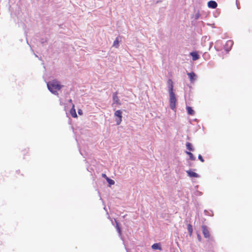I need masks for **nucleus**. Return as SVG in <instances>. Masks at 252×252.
<instances>
[{"instance_id":"f257e3e1","label":"nucleus","mask_w":252,"mask_h":252,"mask_svg":"<svg viewBox=\"0 0 252 252\" xmlns=\"http://www.w3.org/2000/svg\"><path fill=\"white\" fill-rule=\"evenodd\" d=\"M62 86L56 80L50 81L47 84L48 89L51 92L55 94H58V91H59L62 88Z\"/></svg>"},{"instance_id":"f03ea898","label":"nucleus","mask_w":252,"mask_h":252,"mask_svg":"<svg viewBox=\"0 0 252 252\" xmlns=\"http://www.w3.org/2000/svg\"><path fill=\"white\" fill-rule=\"evenodd\" d=\"M177 99L174 93H169V103L171 109L174 110L176 108Z\"/></svg>"},{"instance_id":"7ed1b4c3","label":"nucleus","mask_w":252,"mask_h":252,"mask_svg":"<svg viewBox=\"0 0 252 252\" xmlns=\"http://www.w3.org/2000/svg\"><path fill=\"white\" fill-rule=\"evenodd\" d=\"M114 116L117 117L116 119L117 125H119L122 121V111L121 110L116 111Z\"/></svg>"},{"instance_id":"20e7f679","label":"nucleus","mask_w":252,"mask_h":252,"mask_svg":"<svg viewBox=\"0 0 252 252\" xmlns=\"http://www.w3.org/2000/svg\"><path fill=\"white\" fill-rule=\"evenodd\" d=\"M201 228L204 237L209 238L210 237V233L207 228V227L205 225H202L201 226Z\"/></svg>"},{"instance_id":"39448f33","label":"nucleus","mask_w":252,"mask_h":252,"mask_svg":"<svg viewBox=\"0 0 252 252\" xmlns=\"http://www.w3.org/2000/svg\"><path fill=\"white\" fill-rule=\"evenodd\" d=\"M113 104H117L118 105H121V102L119 97L117 95V93L115 92L113 94Z\"/></svg>"},{"instance_id":"423d86ee","label":"nucleus","mask_w":252,"mask_h":252,"mask_svg":"<svg viewBox=\"0 0 252 252\" xmlns=\"http://www.w3.org/2000/svg\"><path fill=\"white\" fill-rule=\"evenodd\" d=\"M233 45V42L232 40H229L227 41L225 43V45L226 50L227 51H229L231 49Z\"/></svg>"},{"instance_id":"0eeeda50","label":"nucleus","mask_w":252,"mask_h":252,"mask_svg":"<svg viewBox=\"0 0 252 252\" xmlns=\"http://www.w3.org/2000/svg\"><path fill=\"white\" fill-rule=\"evenodd\" d=\"M167 84L169 89V93L173 92V83L171 79H168L167 81Z\"/></svg>"},{"instance_id":"6e6552de","label":"nucleus","mask_w":252,"mask_h":252,"mask_svg":"<svg viewBox=\"0 0 252 252\" xmlns=\"http://www.w3.org/2000/svg\"><path fill=\"white\" fill-rule=\"evenodd\" d=\"M70 113L72 117L73 118H77V115L76 113V110L75 109V106L74 104H72V108H71L70 110Z\"/></svg>"},{"instance_id":"1a4fd4ad","label":"nucleus","mask_w":252,"mask_h":252,"mask_svg":"<svg viewBox=\"0 0 252 252\" xmlns=\"http://www.w3.org/2000/svg\"><path fill=\"white\" fill-rule=\"evenodd\" d=\"M187 75H188V76L189 78L190 81L191 82H194V81L195 79V77H196L195 74L194 72H191L188 73Z\"/></svg>"},{"instance_id":"9d476101","label":"nucleus","mask_w":252,"mask_h":252,"mask_svg":"<svg viewBox=\"0 0 252 252\" xmlns=\"http://www.w3.org/2000/svg\"><path fill=\"white\" fill-rule=\"evenodd\" d=\"M187 173L188 175L190 177L197 178L199 177L198 175L196 173L191 170L187 171Z\"/></svg>"},{"instance_id":"9b49d317","label":"nucleus","mask_w":252,"mask_h":252,"mask_svg":"<svg viewBox=\"0 0 252 252\" xmlns=\"http://www.w3.org/2000/svg\"><path fill=\"white\" fill-rule=\"evenodd\" d=\"M208 7L212 8H215L217 7V3L216 1L210 0L208 2Z\"/></svg>"},{"instance_id":"f8f14e48","label":"nucleus","mask_w":252,"mask_h":252,"mask_svg":"<svg viewBox=\"0 0 252 252\" xmlns=\"http://www.w3.org/2000/svg\"><path fill=\"white\" fill-rule=\"evenodd\" d=\"M190 55L192 57L193 61H196L199 58V56L198 55L197 53H196L195 52H193L190 53Z\"/></svg>"},{"instance_id":"ddd939ff","label":"nucleus","mask_w":252,"mask_h":252,"mask_svg":"<svg viewBox=\"0 0 252 252\" xmlns=\"http://www.w3.org/2000/svg\"><path fill=\"white\" fill-rule=\"evenodd\" d=\"M152 248L153 250H161V248L159 243H155L152 246Z\"/></svg>"},{"instance_id":"4468645a","label":"nucleus","mask_w":252,"mask_h":252,"mask_svg":"<svg viewBox=\"0 0 252 252\" xmlns=\"http://www.w3.org/2000/svg\"><path fill=\"white\" fill-rule=\"evenodd\" d=\"M187 110L188 113L190 115H193L194 114V111L191 107L188 106L187 107Z\"/></svg>"},{"instance_id":"2eb2a0df","label":"nucleus","mask_w":252,"mask_h":252,"mask_svg":"<svg viewBox=\"0 0 252 252\" xmlns=\"http://www.w3.org/2000/svg\"><path fill=\"white\" fill-rule=\"evenodd\" d=\"M186 145L187 149H188L189 151H192L193 150L192 144L190 143L187 142Z\"/></svg>"},{"instance_id":"dca6fc26","label":"nucleus","mask_w":252,"mask_h":252,"mask_svg":"<svg viewBox=\"0 0 252 252\" xmlns=\"http://www.w3.org/2000/svg\"><path fill=\"white\" fill-rule=\"evenodd\" d=\"M188 230L189 233V235L190 236L191 235L192 232H193V229H192V225L190 224H189L188 225Z\"/></svg>"},{"instance_id":"f3484780","label":"nucleus","mask_w":252,"mask_h":252,"mask_svg":"<svg viewBox=\"0 0 252 252\" xmlns=\"http://www.w3.org/2000/svg\"><path fill=\"white\" fill-rule=\"evenodd\" d=\"M187 154H188L189 156L190 159L192 160H194L195 159V158L194 157L193 154L189 152H186Z\"/></svg>"},{"instance_id":"a211bd4d","label":"nucleus","mask_w":252,"mask_h":252,"mask_svg":"<svg viewBox=\"0 0 252 252\" xmlns=\"http://www.w3.org/2000/svg\"><path fill=\"white\" fill-rule=\"evenodd\" d=\"M119 41L118 40V38H116V39H115V40L113 42V46L115 47H116V48H118V47L119 46Z\"/></svg>"},{"instance_id":"6ab92c4d","label":"nucleus","mask_w":252,"mask_h":252,"mask_svg":"<svg viewBox=\"0 0 252 252\" xmlns=\"http://www.w3.org/2000/svg\"><path fill=\"white\" fill-rule=\"evenodd\" d=\"M106 180L110 185H114L115 184V182L113 180L109 178H107Z\"/></svg>"},{"instance_id":"aec40b11","label":"nucleus","mask_w":252,"mask_h":252,"mask_svg":"<svg viewBox=\"0 0 252 252\" xmlns=\"http://www.w3.org/2000/svg\"><path fill=\"white\" fill-rule=\"evenodd\" d=\"M198 159L201 161V162H204V159L203 158V157L200 155H199L198 156Z\"/></svg>"},{"instance_id":"412c9836","label":"nucleus","mask_w":252,"mask_h":252,"mask_svg":"<svg viewBox=\"0 0 252 252\" xmlns=\"http://www.w3.org/2000/svg\"><path fill=\"white\" fill-rule=\"evenodd\" d=\"M117 230L119 231V233H121V229H120V228L119 227V226H118V224L117 223Z\"/></svg>"},{"instance_id":"4be33fe9","label":"nucleus","mask_w":252,"mask_h":252,"mask_svg":"<svg viewBox=\"0 0 252 252\" xmlns=\"http://www.w3.org/2000/svg\"><path fill=\"white\" fill-rule=\"evenodd\" d=\"M102 177L107 180V178H108L105 174H102Z\"/></svg>"},{"instance_id":"5701e85b","label":"nucleus","mask_w":252,"mask_h":252,"mask_svg":"<svg viewBox=\"0 0 252 252\" xmlns=\"http://www.w3.org/2000/svg\"><path fill=\"white\" fill-rule=\"evenodd\" d=\"M78 114H79V115H82L83 112H82V110H78Z\"/></svg>"},{"instance_id":"b1692460","label":"nucleus","mask_w":252,"mask_h":252,"mask_svg":"<svg viewBox=\"0 0 252 252\" xmlns=\"http://www.w3.org/2000/svg\"><path fill=\"white\" fill-rule=\"evenodd\" d=\"M197 237H198V239H199V240L201 239V237H200V236L199 235H197Z\"/></svg>"},{"instance_id":"393cba45","label":"nucleus","mask_w":252,"mask_h":252,"mask_svg":"<svg viewBox=\"0 0 252 252\" xmlns=\"http://www.w3.org/2000/svg\"><path fill=\"white\" fill-rule=\"evenodd\" d=\"M69 102H70V103H72V100L70 99L69 100Z\"/></svg>"}]
</instances>
